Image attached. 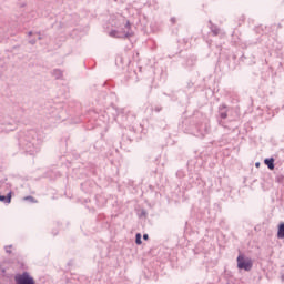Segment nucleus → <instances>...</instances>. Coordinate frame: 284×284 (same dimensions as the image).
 Segmentation results:
<instances>
[{
	"label": "nucleus",
	"instance_id": "obj_2",
	"mask_svg": "<svg viewBox=\"0 0 284 284\" xmlns=\"http://www.w3.org/2000/svg\"><path fill=\"white\" fill-rule=\"evenodd\" d=\"M109 36L113 39H130L131 37H134V32L132 31H125V30H111L109 32Z\"/></svg>",
	"mask_w": 284,
	"mask_h": 284
},
{
	"label": "nucleus",
	"instance_id": "obj_5",
	"mask_svg": "<svg viewBox=\"0 0 284 284\" xmlns=\"http://www.w3.org/2000/svg\"><path fill=\"white\" fill-rule=\"evenodd\" d=\"M219 114L221 119H227V105L222 104L219 106Z\"/></svg>",
	"mask_w": 284,
	"mask_h": 284
},
{
	"label": "nucleus",
	"instance_id": "obj_10",
	"mask_svg": "<svg viewBox=\"0 0 284 284\" xmlns=\"http://www.w3.org/2000/svg\"><path fill=\"white\" fill-rule=\"evenodd\" d=\"M276 183H284V175L283 174H277L275 176Z\"/></svg>",
	"mask_w": 284,
	"mask_h": 284
},
{
	"label": "nucleus",
	"instance_id": "obj_1",
	"mask_svg": "<svg viewBox=\"0 0 284 284\" xmlns=\"http://www.w3.org/2000/svg\"><path fill=\"white\" fill-rule=\"evenodd\" d=\"M236 261H237V270H244V272H252V268L254 267V261H252V258L243 254H240Z\"/></svg>",
	"mask_w": 284,
	"mask_h": 284
},
{
	"label": "nucleus",
	"instance_id": "obj_6",
	"mask_svg": "<svg viewBox=\"0 0 284 284\" xmlns=\"http://www.w3.org/2000/svg\"><path fill=\"white\" fill-rule=\"evenodd\" d=\"M277 239H284V222L277 226Z\"/></svg>",
	"mask_w": 284,
	"mask_h": 284
},
{
	"label": "nucleus",
	"instance_id": "obj_4",
	"mask_svg": "<svg viewBox=\"0 0 284 284\" xmlns=\"http://www.w3.org/2000/svg\"><path fill=\"white\" fill-rule=\"evenodd\" d=\"M209 23L213 37H219V34H221V29L216 24L212 23V20H210Z\"/></svg>",
	"mask_w": 284,
	"mask_h": 284
},
{
	"label": "nucleus",
	"instance_id": "obj_3",
	"mask_svg": "<svg viewBox=\"0 0 284 284\" xmlns=\"http://www.w3.org/2000/svg\"><path fill=\"white\" fill-rule=\"evenodd\" d=\"M16 284H37L30 273L24 272L16 276Z\"/></svg>",
	"mask_w": 284,
	"mask_h": 284
},
{
	"label": "nucleus",
	"instance_id": "obj_22",
	"mask_svg": "<svg viewBox=\"0 0 284 284\" xmlns=\"http://www.w3.org/2000/svg\"><path fill=\"white\" fill-rule=\"evenodd\" d=\"M7 252H10V248H8Z\"/></svg>",
	"mask_w": 284,
	"mask_h": 284
},
{
	"label": "nucleus",
	"instance_id": "obj_19",
	"mask_svg": "<svg viewBox=\"0 0 284 284\" xmlns=\"http://www.w3.org/2000/svg\"><path fill=\"white\" fill-rule=\"evenodd\" d=\"M255 166H256V168H260V166H261V162H256V163H255Z\"/></svg>",
	"mask_w": 284,
	"mask_h": 284
},
{
	"label": "nucleus",
	"instance_id": "obj_11",
	"mask_svg": "<svg viewBox=\"0 0 284 284\" xmlns=\"http://www.w3.org/2000/svg\"><path fill=\"white\" fill-rule=\"evenodd\" d=\"M135 243L136 245H141L143 243V241H141V233L135 234Z\"/></svg>",
	"mask_w": 284,
	"mask_h": 284
},
{
	"label": "nucleus",
	"instance_id": "obj_7",
	"mask_svg": "<svg viewBox=\"0 0 284 284\" xmlns=\"http://www.w3.org/2000/svg\"><path fill=\"white\" fill-rule=\"evenodd\" d=\"M264 163L267 165L268 170H274V158H266Z\"/></svg>",
	"mask_w": 284,
	"mask_h": 284
},
{
	"label": "nucleus",
	"instance_id": "obj_14",
	"mask_svg": "<svg viewBox=\"0 0 284 284\" xmlns=\"http://www.w3.org/2000/svg\"><path fill=\"white\" fill-rule=\"evenodd\" d=\"M141 216H148V212L145 210L141 211Z\"/></svg>",
	"mask_w": 284,
	"mask_h": 284
},
{
	"label": "nucleus",
	"instance_id": "obj_16",
	"mask_svg": "<svg viewBox=\"0 0 284 284\" xmlns=\"http://www.w3.org/2000/svg\"><path fill=\"white\" fill-rule=\"evenodd\" d=\"M149 239H150V235L143 234V240H144V241H149Z\"/></svg>",
	"mask_w": 284,
	"mask_h": 284
},
{
	"label": "nucleus",
	"instance_id": "obj_9",
	"mask_svg": "<svg viewBox=\"0 0 284 284\" xmlns=\"http://www.w3.org/2000/svg\"><path fill=\"white\" fill-rule=\"evenodd\" d=\"M53 77L55 79H63V71L59 70V69H54L52 72Z\"/></svg>",
	"mask_w": 284,
	"mask_h": 284
},
{
	"label": "nucleus",
	"instance_id": "obj_20",
	"mask_svg": "<svg viewBox=\"0 0 284 284\" xmlns=\"http://www.w3.org/2000/svg\"><path fill=\"white\" fill-rule=\"evenodd\" d=\"M29 37H32V31L29 32Z\"/></svg>",
	"mask_w": 284,
	"mask_h": 284
},
{
	"label": "nucleus",
	"instance_id": "obj_13",
	"mask_svg": "<svg viewBox=\"0 0 284 284\" xmlns=\"http://www.w3.org/2000/svg\"><path fill=\"white\" fill-rule=\"evenodd\" d=\"M24 201H31V203H37V201H34V197L32 196L24 197Z\"/></svg>",
	"mask_w": 284,
	"mask_h": 284
},
{
	"label": "nucleus",
	"instance_id": "obj_8",
	"mask_svg": "<svg viewBox=\"0 0 284 284\" xmlns=\"http://www.w3.org/2000/svg\"><path fill=\"white\" fill-rule=\"evenodd\" d=\"M0 201L2 203H11L12 201V193H8V195H0Z\"/></svg>",
	"mask_w": 284,
	"mask_h": 284
},
{
	"label": "nucleus",
	"instance_id": "obj_23",
	"mask_svg": "<svg viewBox=\"0 0 284 284\" xmlns=\"http://www.w3.org/2000/svg\"><path fill=\"white\" fill-rule=\"evenodd\" d=\"M7 252H10V248H8Z\"/></svg>",
	"mask_w": 284,
	"mask_h": 284
},
{
	"label": "nucleus",
	"instance_id": "obj_18",
	"mask_svg": "<svg viewBox=\"0 0 284 284\" xmlns=\"http://www.w3.org/2000/svg\"><path fill=\"white\" fill-rule=\"evenodd\" d=\"M30 43L31 45H34V43H37V40H31Z\"/></svg>",
	"mask_w": 284,
	"mask_h": 284
},
{
	"label": "nucleus",
	"instance_id": "obj_21",
	"mask_svg": "<svg viewBox=\"0 0 284 284\" xmlns=\"http://www.w3.org/2000/svg\"><path fill=\"white\" fill-rule=\"evenodd\" d=\"M282 281H284V275H282Z\"/></svg>",
	"mask_w": 284,
	"mask_h": 284
},
{
	"label": "nucleus",
	"instance_id": "obj_17",
	"mask_svg": "<svg viewBox=\"0 0 284 284\" xmlns=\"http://www.w3.org/2000/svg\"><path fill=\"white\" fill-rule=\"evenodd\" d=\"M171 23L174 26V23H176V18H171Z\"/></svg>",
	"mask_w": 284,
	"mask_h": 284
},
{
	"label": "nucleus",
	"instance_id": "obj_12",
	"mask_svg": "<svg viewBox=\"0 0 284 284\" xmlns=\"http://www.w3.org/2000/svg\"><path fill=\"white\" fill-rule=\"evenodd\" d=\"M124 28L128 30L126 32H132V24L130 23V21H126Z\"/></svg>",
	"mask_w": 284,
	"mask_h": 284
},
{
	"label": "nucleus",
	"instance_id": "obj_15",
	"mask_svg": "<svg viewBox=\"0 0 284 284\" xmlns=\"http://www.w3.org/2000/svg\"><path fill=\"white\" fill-rule=\"evenodd\" d=\"M161 110H163L161 106H155V108H154V111H155V112H161Z\"/></svg>",
	"mask_w": 284,
	"mask_h": 284
}]
</instances>
